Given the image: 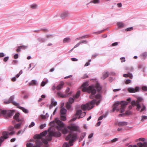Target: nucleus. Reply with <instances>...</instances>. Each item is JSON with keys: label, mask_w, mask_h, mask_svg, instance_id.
I'll use <instances>...</instances> for the list:
<instances>
[{"label": "nucleus", "mask_w": 147, "mask_h": 147, "mask_svg": "<svg viewBox=\"0 0 147 147\" xmlns=\"http://www.w3.org/2000/svg\"><path fill=\"white\" fill-rule=\"evenodd\" d=\"M136 102L134 100H133L131 102V104L132 106H134V105H136Z\"/></svg>", "instance_id": "51"}, {"label": "nucleus", "mask_w": 147, "mask_h": 147, "mask_svg": "<svg viewBox=\"0 0 147 147\" xmlns=\"http://www.w3.org/2000/svg\"><path fill=\"white\" fill-rule=\"evenodd\" d=\"M71 60L72 61H78V59L76 58H73L71 59Z\"/></svg>", "instance_id": "60"}, {"label": "nucleus", "mask_w": 147, "mask_h": 147, "mask_svg": "<svg viewBox=\"0 0 147 147\" xmlns=\"http://www.w3.org/2000/svg\"><path fill=\"white\" fill-rule=\"evenodd\" d=\"M60 119L62 121H65L66 120V117L63 115H61Z\"/></svg>", "instance_id": "29"}, {"label": "nucleus", "mask_w": 147, "mask_h": 147, "mask_svg": "<svg viewBox=\"0 0 147 147\" xmlns=\"http://www.w3.org/2000/svg\"><path fill=\"white\" fill-rule=\"evenodd\" d=\"M95 98L96 99H95L96 101L95 104L96 105H98L99 103L101 100V96L100 94H97L95 96Z\"/></svg>", "instance_id": "10"}, {"label": "nucleus", "mask_w": 147, "mask_h": 147, "mask_svg": "<svg viewBox=\"0 0 147 147\" xmlns=\"http://www.w3.org/2000/svg\"><path fill=\"white\" fill-rule=\"evenodd\" d=\"M18 57V54H16L13 56V58L14 59H17Z\"/></svg>", "instance_id": "57"}, {"label": "nucleus", "mask_w": 147, "mask_h": 147, "mask_svg": "<svg viewBox=\"0 0 147 147\" xmlns=\"http://www.w3.org/2000/svg\"><path fill=\"white\" fill-rule=\"evenodd\" d=\"M19 113H16L13 116V119L15 120L17 122H23V119H20L19 118Z\"/></svg>", "instance_id": "11"}, {"label": "nucleus", "mask_w": 147, "mask_h": 147, "mask_svg": "<svg viewBox=\"0 0 147 147\" xmlns=\"http://www.w3.org/2000/svg\"><path fill=\"white\" fill-rule=\"evenodd\" d=\"M136 105L137 106V109L138 111H139V109H140L141 106L138 102H136Z\"/></svg>", "instance_id": "33"}, {"label": "nucleus", "mask_w": 147, "mask_h": 147, "mask_svg": "<svg viewBox=\"0 0 147 147\" xmlns=\"http://www.w3.org/2000/svg\"><path fill=\"white\" fill-rule=\"evenodd\" d=\"M14 127L12 126H10L8 128V129L9 131H13L14 129Z\"/></svg>", "instance_id": "32"}, {"label": "nucleus", "mask_w": 147, "mask_h": 147, "mask_svg": "<svg viewBox=\"0 0 147 147\" xmlns=\"http://www.w3.org/2000/svg\"><path fill=\"white\" fill-rule=\"evenodd\" d=\"M5 56L3 53H0V57H4Z\"/></svg>", "instance_id": "61"}, {"label": "nucleus", "mask_w": 147, "mask_h": 147, "mask_svg": "<svg viewBox=\"0 0 147 147\" xmlns=\"http://www.w3.org/2000/svg\"><path fill=\"white\" fill-rule=\"evenodd\" d=\"M118 42H114L113 43L112 45H111V46H117L118 45Z\"/></svg>", "instance_id": "58"}, {"label": "nucleus", "mask_w": 147, "mask_h": 147, "mask_svg": "<svg viewBox=\"0 0 147 147\" xmlns=\"http://www.w3.org/2000/svg\"><path fill=\"white\" fill-rule=\"evenodd\" d=\"M137 145L139 147H147V142L143 143H137Z\"/></svg>", "instance_id": "13"}, {"label": "nucleus", "mask_w": 147, "mask_h": 147, "mask_svg": "<svg viewBox=\"0 0 147 147\" xmlns=\"http://www.w3.org/2000/svg\"><path fill=\"white\" fill-rule=\"evenodd\" d=\"M142 107L141 110L140 112H142V111H144V110H145L146 109V107L143 104L142 105Z\"/></svg>", "instance_id": "39"}, {"label": "nucleus", "mask_w": 147, "mask_h": 147, "mask_svg": "<svg viewBox=\"0 0 147 147\" xmlns=\"http://www.w3.org/2000/svg\"><path fill=\"white\" fill-rule=\"evenodd\" d=\"M15 133V131H11V132H8L9 135H12L14 134Z\"/></svg>", "instance_id": "54"}, {"label": "nucleus", "mask_w": 147, "mask_h": 147, "mask_svg": "<svg viewBox=\"0 0 147 147\" xmlns=\"http://www.w3.org/2000/svg\"><path fill=\"white\" fill-rule=\"evenodd\" d=\"M67 128L71 131L69 134L66 137L65 139L66 140H69V144L70 146L73 145L72 143L76 140L77 138L76 133H73L72 131H76L80 132V129L79 127L75 123H72L70 124L67 127Z\"/></svg>", "instance_id": "1"}, {"label": "nucleus", "mask_w": 147, "mask_h": 147, "mask_svg": "<svg viewBox=\"0 0 147 147\" xmlns=\"http://www.w3.org/2000/svg\"><path fill=\"white\" fill-rule=\"evenodd\" d=\"M9 59V57H5L4 59H3V61L4 62H6Z\"/></svg>", "instance_id": "53"}, {"label": "nucleus", "mask_w": 147, "mask_h": 147, "mask_svg": "<svg viewBox=\"0 0 147 147\" xmlns=\"http://www.w3.org/2000/svg\"><path fill=\"white\" fill-rule=\"evenodd\" d=\"M143 100V99L141 98H138L137 99V100L136 102H138L139 103L140 102H142Z\"/></svg>", "instance_id": "34"}, {"label": "nucleus", "mask_w": 147, "mask_h": 147, "mask_svg": "<svg viewBox=\"0 0 147 147\" xmlns=\"http://www.w3.org/2000/svg\"><path fill=\"white\" fill-rule=\"evenodd\" d=\"M96 102V101L95 100H93L88 103L82 105L81 108L84 111L86 110H89L93 107V105L95 104Z\"/></svg>", "instance_id": "5"}, {"label": "nucleus", "mask_w": 147, "mask_h": 147, "mask_svg": "<svg viewBox=\"0 0 147 147\" xmlns=\"http://www.w3.org/2000/svg\"><path fill=\"white\" fill-rule=\"evenodd\" d=\"M131 80H126L125 82V83L126 84H128L130 83Z\"/></svg>", "instance_id": "50"}, {"label": "nucleus", "mask_w": 147, "mask_h": 147, "mask_svg": "<svg viewBox=\"0 0 147 147\" xmlns=\"http://www.w3.org/2000/svg\"><path fill=\"white\" fill-rule=\"evenodd\" d=\"M18 108L20 109L21 110H22L23 112H24L25 113H28V111L27 110L25 109L24 107H21L19 106V105L18 106H17Z\"/></svg>", "instance_id": "19"}, {"label": "nucleus", "mask_w": 147, "mask_h": 147, "mask_svg": "<svg viewBox=\"0 0 147 147\" xmlns=\"http://www.w3.org/2000/svg\"><path fill=\"white\" fill-rule=\"evenodd\" d=\"M91 61V60H89L88 61L86 62L84 65L85 66H87L90 65V62Z\"/></svg>", "instance_id": "44"}, {"label": "nucleus", "mask_w": 147, "mask_h": 147, "mask_svg": "<svg viewBox=\"0 0 147 147\" xmlns=\"http://www.w3.org/2000/svg\"><path fill=\"white\" fill-rule=\"evenodd\" d=\"M66 112V110L64 108H62L60 110L61 115H64L65 114Z\"/></svg>", "instance_id": "22"}, {"label": "nucleus", "mask_w": 147, "mask_h": 147, "mask_svg": "<svg viewBox=\"0 0 147 147\" xmlns=\"http://www.w3.org/2000/svg\"><path fill=\"white\" fill-rule=\"evenodd\" d=\"M47 82L48 80H46L44 81H42L41 84V86H44Z\"/></svg>", "instance_id": "28"}, {"label": "nucleus", "mask_w": 147, "mask_h": 147, "mask_svg": "<svg viewBox=\"0 0 147 147\" xmlns=\"http://www.w3.org/2000/svg\"><path fill=\"white\" fill-rule=\"evenodd\" d=\"M142 90L144 91H147V87L146 86H143L142 87Z\"/></svg>", "instance_id": "41"}, {"label": "nucleus", "mask_w": 147, "mask_h": 147, "mask_svg": "<svg viewBox=\"0 0 147 147\" xmlns=\"http://www.w3.org/2000/svg\"><path fill=\"white\" fill-rule=\"evenodd\" d=\"M118 140V139L117 138H115L111 140V141L112 142H114L117 141Z\"/></svg>", "instance_id": "55"}, {"label": "nucleus", "mask_w": 147, "mask_h": 147, "mask_svg": "<svg viewBox=\"0 0 147 147\" xmlns=\"http://www.w3.org/2000/svg\"><path fill=\"white\" fill-rule=\"evenodd\" d=\"M71 107V104L69 103V102H67L66 105V107L68 109H69Z\"/></svg>", "instance_id": "30"}, {"label": "nucleus", "mask_w": 147, "mask_h": 147, "mask_svg": "<svg viewBox=\"0 0 147 147\" xmlns=\"http://www.w3.org/2000/svg\"><path fill=\"white\" fill-rule=\"evenodd\" d=\"M20 46L18 47L16 49V51L18 52H19L21 51V48H20Z\"/></svg>", "instance_id": "56"}, {"label": "nucleus", "mask_w": 147, "mask_h": 147, "mask_svg": "<svg viewBox=\"0 0 147 147\" xmlns=\"http://www.w3.org/2000/svg\"><path fill=\"white\" fill-rule=\"evenodd\" d=\"M3 136L1 137H3V140L4 139H6L8 138V132L7 131H4L2 133Z\"/></svg>", "instance_id": "12"}, {"label": "nucleus", "mask_w": 147, "mask_h": 147, "mask_svg": "<svg viewBox=\"0 0 147 147\" xmlns=\"http://www.w3.org/2000/svg\"><path fill=\"white\" fill-rule=\"evenodd\" d=\"M145 139L143 138H140L139 139V140L140 141H144L145 140Z\"/></svg>", "instance_id": "62"}, {"label": "nucleus", "mask_w": 147, "mask_h": 147, "mask_svg": "<svg viewBox=\"0 0 147 147\" xmlns=\"http://www.w3.org/2000/svg\"><path fill=\"white\" fill-rule=\"evenodd\" d=\"M22 122H21L19 123H17L14 126V128L17 129L20 128L21 127Z\"/></svg>", "instance_id": "21"}, {"label": "nucleus", "mask_w": 147, "mask_h": 147, "mask_svg": "<svg viewBox=\"0 0 147 147\" xmlns=\"http://www.w3.org/2000/svg\"><path fill=\"white\" fill-rule=\"evenodd\" d=\"M29 84L30 86L34 85L36 84V81L34 80H32Z\"/></svg>", "instance_id": "24"}, {"label": "nucleus", "mask_w": 147, "mask_h": 147, "mask_svg": "<svg viewBox=\"0 0 147 147\" xmlns=\"http://www.w3.org/2000/svg\"><path fill=\"white\" fill-rule=\"evenodd\" d=\"M70 40V38H66L63 40L64 43L69 42Z\"/></svg>", "instance_id": "27"}, {"label": "nucleus", "mask_w": 147, "mask_h": 147, "mask_svg": "<svg viewBox=\"0 0 147 147\" xmlns=\"http://www.w3.org/2000/svg\"><path fill=\"white\" fill-rule=\"evenodd\" d=\"M147 119V116H142V117L141 121H144V119Z\"/></svg>", "instance_id": "35"}, {"label": "nucleus", "mask_w": 147, "mask_h": 147, "mask_svg": "<svg viewBox=\"0 0 147 147\" xmlns=\"http://www.w3.org/2000/svg\"><path fill=\"white\" fill-rule=\"evenodd\" d=\"M86 115V113L85 112L82 113V110H78L77 111L75 114L76 116H79L78 118H82L84 117Z\"/></svg>", "instance_id": "8"}, {"label": "nucleus", "mask_w": 147, "mask_h": 147, "mask_svg": "<svg viewBox=\"0 0 147 147\" xmlns=\"http://www.w3.org/2000/svg\"><path fill=\"white\" fill-rule=\"evenodd\" d=\"M63 147H69V145L67 143H65L63 145Z\"/></svg>", "instance_id": "49"}, {"label": "nucleus", "mask_w": 147, "mask_h": 147, "mask_svg": "<svg viewBox=\"0 0 147 147\" xmlns=\"http://www.w3.org/2000/svg\"><path fill=\"white\" fill-rule=\"evenodd\" d=\"M30 7L33 9H35L37 7V5L36 4H33L30 5Z\"/></svg>", "instance_id": "31"}, {"label": "nucleus", "mask_w": 147, "mask_h": 147, "mask_svg": "<svg viewBox=\"0 0 147 147\" xmlns=\"http://www.w3.org/2000/svg\"><path fill=\"white\" fill-rule=\"evenodd\" d=\"M20 48H21V49H26L27 48V46H20Z\"/></svg>", "instance_id": "36"}, {"label": "nucleus", "mask_w": 147, "mask_h": 147, "mask_svg": "<svg viewBox=\"0 0 147 147\" xmlns=\"http://www.w3.org/2000/svg\"><path fill=\"white\" fill-rule=\"evenodd\" d=\"M64 83L63 82H60L59 84L56 87V89L57 90H59L63 88V86L64 85Z\"/></svg>", "instance_id": "15"}, {"label": "nucleus", "mask_w": 147, "mask_h": 147, "mask_svg": "<svg viewBox=\"0 0 147 147\" xmlns=\"http://www.w3.org/2000/svg\"><path fill=\"white\" fill-rule=\"evenodd\" d=\"M128 90L130 93H135L138 92L139 89L138 87H136L135 88H129L128 89Z\"/></svg>", "instance_id": "9"}, {"label": "nucleus", "mask_w": 147, "mask_h": 147, "mask_svg": "<svg viewBox=\"0 0 147 147\" xmlns=\"http://www.w3.org/2000/svg\"><path fill=\"white\" fill-rule=\"evenodd\" d=\"M127 123L125 121H121L118 122L117 125L119 127H123L126 125Z\"/></svg>", "instance_id": "14"}, {"label": "nucleus", "mask_w": 147, "mask_h": 147, "mask_svg": "<svg viewBox=\"0 0 147 147\" xmlns=\"http://www.w3.org/2000/svg\"><path fill=\"white\" fill-rule=\"evenodd\" d=\"M55 122L57 124L55 127L58 130L61 131L62 133L63 134H66L68 133V131L67 127H65L63 129H62V128L64 126V124L63 122L57 119H55Z\"/></svg>", "instance_id": "4"}, {"label": "nucleus", "mask_w": 147, "mask_h": 147, "mask_svg": "<svg viewBox=\"0 0 147 147\" xmlns=\"http://www.w3.org/2000/svg\"><path fill=\"white\" fill-rule=\"evenodd\" d=\"M46 124H44L41 125L40 126V129H43L45 127H46Z\"/></svg>", "instance_id": "38"}, {"label": "nucleus", "mask_w": 147, "mask_h": 147, "mask_svg": "<svg viewBox=\"0 0 147 147\" xmlns=\"http://www.w3.org/2000/svg\"><path fill=\"white\" fill-rule=\"evenodd\" d=\"M109 76V74L108 72H105L104 73L103 75V77L102 78L103 79H105L106 78H107Z\"/></svg>", "instance_id": "23"}, {"label": "nucleus", "mask_w": 147, "mask_h": 147, "mask_svg": "<svg viewBox=\"0 0 147 147\" xmlns=\"http://www.w3.org/2000/svg\"><path fill=\"white\" fill-rule=\"evenodd\" d=\"M3 141V137H1L0 138V146L1 143Z\"/></svg>", "instance_id": "52"}, {"label": "nucleus", "mask_w": 147, "mask_h": 147, "mask_svg": "<svg viewBox=\"0 0 147 147\" xmlns=\"http://www.w3.org/2000/svg\"><path fill=\"white\" fill-rule=\"evenodd\" d=\"M123 76L125 78L129 77L131 79H132L133 77L132 74L130 73H128V74H124L123 75Z\"/></svg>", "instance_id": "18"}, {"label": "nucleus", "mask_w": 147, "mask_h": 147, "mask_svg": "<svg viewBox=\"0 0 147 147\" xmlns=\"http://www.w3.org/2000/svg\"><path fill=\"white\" fill-rule=\"evenodd\" d=\"M80 91H78L76 95L74 97V98H78L80 96Z\"/></svg>", "instance_id": "25"}, {"label": "nucleus", "mask_w": 147, "mask_h": 147, "mask_svg": "<svg viewBox=\"0 0 147 147\" xmlns=\"http://www.w3.org/2000/svg\"><path fill=\"white\" fill-rule=\"evenodd\" d=\"M128 147H138V146L136 145H134L133 146L132 145H129Z\"/></svg>", "instance_id": "64"}, {"label": "nucleus", "mask_w": 147, "mask_h": 147, "mask_svg": "<svg viewBox=\"0 0 147 147\" xmlns=\"http://www.w3.org/2000/svg\"><path fill=\"white\" fill-rule=\"evenodd\" d=\"M99 0H93L91 2L93 3H96L99 2Z\"/></svg>", "instance_id": "47"}, {"label": "nucleus", "mask_w": 147, "mask_h": 147, "mask_svg": "<svg viewBox=\"0 0 147 147\" xmlns=\"http://www.w3.org/2000/svg\"><path fill=\"white\" fill-rule=\"evenodd\" d=\"M80 45V42H79L77 44H76L74 46V49L75 48H76L78 47Z\"/></svg>", "instance_id": "59"}, {"label": "nucleus", "mask_w": 147, "mask_h": 147, "mask_svg": "<svg viewBox=\"0 0 147 147\" xmlns=\"http://www.w3.org/2000/svg\"><path fill=\"white\" fill-rule=\"evenodd\" d=\"M87 37H88V36H82V37H80L79 38H76V40H78L81 39H82L83 38H87Z\"/></svg>", "instance_id": "40"}, {"label": "nucleus", "mask_w": 147, "mask_h": 147, "mask_svg": "<svg viewBox=\"0 0 147 147\" xmlns=\"http://www.w3.org/2000/svg\"><path fill=\"white\" fill-rule=\"evenodd\" d=\"M117 25L120 28H123L125 26L124 24L122 22H119L117 23Z\"/></svg>", "instance_id": "20"}, {"label": "nucleus", "mask_w": 147, "mask_h": 147, "mask_svg": "<svg viewBox=\"0 0 147 147\" xmlns=\"http://www.w3.org/2000/svg\"><path fill=\"white\" fill-rule=\"evenodd\" d=\"M57 95L59 96L62 97V98H65L66 97H67L69 96V94H63L61 92H59L57 93Z\"/></svg>", "instance_id": "17"}, {"label": "nucleus", "mask_w": 147, "mask_h": 147, "mask_svg": "<svg viewBox=\"0 0 147 147\" xmlns=\"http://www.w3.org/2000/svg\"><path fill=\"white\" fill-rule=\"evenodd\" d=\"M120 60H121V61L122 63L123 62H125V58L124 57L121 58H120Z\"/></svg>", "instance_id": "48"}, {"label": "nucleus", "mask_w": 147, "mask_h": 147, "mask_svg": "<svg viewBox=\"0 0 147 147\" xmlns=\"http://www.w3.org/2000/svg\"><path fill=\"white\" fill-rule=\"evenodd\" d=\"M35 125V123L34 122H32L31 124L29 125V127L31 128Z\"/></svg>", "instance_id": "46"}, {"label": "nucleus", "mask_w": 147, "mask_h": 147, "mask_svg": "<svg viewBox=\"0 0 147 147\" xmlns=\"http://www.w3.org/2000/svg\"><path fill=\"white\" fill-rule=\"evenodd\" d=\"M133 29V28L132 27H131L129 28H127L125 29V30L127 31H131Z\"/></svg>", "instance_id": "45"}, {"label": "nucleus", "mask_w": 147, "mask_h": 147, "mask_svg": "<svg viewBox=\"0 0 147 147\" xmlns=\"http://www.w3.org/2000/svg\"><path fill=\"white\" fill-rule=\"evenodd\" d=\"M38 40L39 41L41 42H44L45 41V39L42 38H39L38 39Z\"/></svg>", "instance_id": "42"}, {"label": "nucleus", "mask_w": 147, "mask_h": 147, "mask_svg": "<svg viewBox=\"0 0 147 147\" xmlns=\"http://www.w3.org/2000/svg\"><path fill=\"white\" fill-rule=\"evenodd\" d=\"M14 96H11L9 99L8 100L7 102H5L6 104H8L11 103H12V104L16 106H18L19 105V104L16 102L13 101V100L14 99Z\"/></svg>", "instance_id": "7"}, {"label": "nucleus", "mask_w": 147, "mask_h": 147, "mask_svg": "<svg viewBox=\"0 0 147 147\" xmlns=\"http://www.w3.org/2000/svg\"><path fill=\"white\" fill-rule=\"evenodd\" d=\"M0 114H2L6 116L10 117L13 115V112L11 110L0 109Z\"/></svg>", "instance_id": "6"}, {"label": "nucleus", "mask_w": 147, "mask_h": 147, "mask_svg": "<svg viewBox=\"0 0 147 147\" xmlns=\"http://www.w3.org/2000/svg\"><path fill=\"white\" fill-rule=\"evenodd\" d=\"M127 102L125 101H117L113 105L112 111L114 112L116 110L117 111H120L121 113L124 112L125 106Z\"/></svg>", "instance_id": "3"}, {"label": "nucleus", "mask_w": 147, "mask_h": 147, "mask_svg": "<svg viewBox=\"0 0 147 147\" xmlns=\"http://www.w3.org/2000/svg\"><path fill=\"white\" fill-rule=\"evenodd\" d=\"M87 41L86 40H82L80 41V42H79L80 44L81 43H85V44H86L87 43Z\"/></svg>", "instance_id": "43"}, {"label": "nucleus", "mask_w": 147, "mask_h": 147, "mask_svg": "<svg viewBox=\"0 0 147 147\" xmlns=\"http://www.w3.org/2000/svg\"><path fill=\"white\" fill-rule=\"evenodd\" d=\"M131 112L130 111H127L125 113L126 115H129L130 114Z\"/></svg>", "instance_id": "63"}, {"label": "nucleus", "mask_w": 147, "mask_h": 147, "mask_svg": "<svg viewBox=\"0 0 147 147\" xmlns=\"http://www.w3.org/2000/svg\"><path fill=\"white\" fill-rule=\"evenodd\" d=\"M69 15V14L67 12H65L62 13L61 15V18L62 19L65 18L66 17H68Z\"/></svg>", "instance_id": "16"}, {"label": "nucleus", "mask_w": 147, "mask_h": 147, "mask_svg": "<svg viewBox=\"0 0 147 147\" xmlns=\"http://www.w3.org/2000/svg\"><path fill=\"white\" fill-rule=\"evenodd\" d=\"M74 98H70L69 99L68 101L69 102H69V103L70 104H72L74 102Z\"/></svg>", "instance_id": "26"}, {"label": "nucleus", "mask_w": 147, "mask_h": 147, "mask_svg": "<svg viewBox=\"0 0 147 147\" xmlns=\"http://www.w3.org/2000/svg\"><path fill=\"white\" fill-rule=\"evenodd\" d=\"M88 86L87 82L84 83L82 86V88L83 92L87 91L88 93L91 94L90 96L89 97L91 99L94 98V95L96 92L95 88L98 91H100L102 89V87L99 84L97 83L95 86L92 85L88 87Z\"/></svg>", "instance_id": "2"}, {"label": "nucleus", "mask_w": 147, "mask_h": 147, "mask_svg": "<svg viewBox=\"0 0 147 147\" xmlns=\"http://www.w3.org/2000/svg\"><path fill=\"white\" fill-rule=\"evenodd\" d=\"M57 104V102H54L52 100L51 102V105H53L54 106H55Z\"/></svg>", "instance_id": "37"}]
</instances>
